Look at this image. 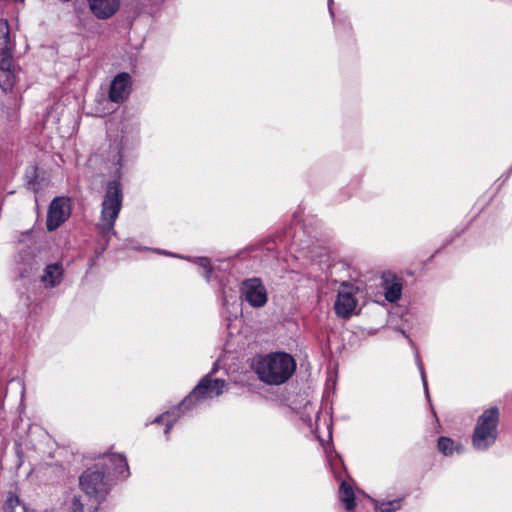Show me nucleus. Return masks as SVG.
<instances>
[{"label": "nucleus", "mask_w": 512, "mask_h": 512, "mask_svg": "<svg viewBox=\"0 0 512 512\" xmlns=\"http://www.w3.org/2000/svg\"><path fill=\"white\" fill-rule=\"evenodd\" d=\"M3 408V402H0V409Z\"/></svg>", "instance_id": "4c0bfd02"}, {"label": "nucleus", "mask_w": 512, "mask_h": 512, "mask_svg": "<svg viewBox=\"0 0 512 512\" xmlns=\"http://www.w3.org/2000/svg\"><path fill=\"white\" fill-rule=\"evenodd\" d=\"M163 255L175 257V258H179V259H183V260H186V258L188 257L186 255H181V254H177V253L170 252V251L163 252Z\"/></svg>", "instance_id": "f704fd0d"}, {"label": "nucleus", "mask_w": 512, "mask_h": 512, "mask_svg": "<svg viewBox=\"0 0 512 512\" xmlns=\"http://www.w3.org/2000/svg\"><path fill=\"white\" fill-rule=\"evenodd\" d=\"M18 261L24 267L20 270V276L26 277L34 270H38L40 262L37 259L35 249L32 247H26L22 249L18 255Z\"/></svg>", "instance_id": "2eb2a0df"}, {"label": "nucleus", "mask_w": 512, "mask_h": 512, "mask_svg": "<svg viewBox=\"0 0 512 512\" xmlns=\"http://www.w3.org/2000/svg\"><path fill=\"white\" fill-rule=\"evenodd\" d=\"M186 261H189L201 268H203L202 276L207 282H210L211 276L214 271V267L211 264V261L208 257L205 256H193V257H187Z\"/></svg>", "instance_id": "5701e85b"}, {"label": "nucleus", "mask_w": 512, "mask_h": 512, "mask_svg": "<svg viewBox=\"0 0 512 512\" xmlns=\"http://www.w3.org/2000/svg\"><path fill=\"white\" fill-rule=\"evenodd\" d=\"M251 368L264 384L279 386L291 379L296 372L297 363L290 353L276 351L255 356Z\"/></svg>", "instance_id": "f257e3e1"}, {"label": "nucleus", "mask_w": 512, "mask_h": 512, "mask_svg": "<svg viewBox=\"0 0 512 512\" xmlns=\"http://www.w3.org/2000/svg\"><path fill=\"white\" fill-rule=\"evenodd\" d=\"M331 3H332V0H329L328 1L329 13H330L331 17L334 18V13L331 8Z\"/></svg>", "instance_id": "e433bc0d"}, {"label": "nucleus", "mask_w": 512, "mask_h": 512, "mask_svg": "<svg viewBox=\"0 0 512 512\" xmlns=\"http://www.w3.org/2000/svg\"><path fill=\"white\" fill-rule=\"evenodd\" d=\"M403 498L394 500H377L375 506L380 512H396L402 507Z\"/></svg>", "instance_id": "393cba45"}, {"label": "nucleus", "mask_w": 512, "mask_h": 512, "mask_svg": "<svg viewBox=\"0 0 512 512\" xmlns=\"http://www.w3.org/2000/svg\"><path fill=\"white\" fill-rule=\"evenodd\" d=\"M131 91V76L127 72L118 73L111 81L109 86L108 97L111 102H124Z\"/></svg>", "instance_id": "9b49d317"}, {"label": "nucleus", "mask_w": 512, "mask_h": 512, "mask_svg": "<svg viewBox=\"0 0 512 512\" xmlns=\"http://www.w3.org/2000/svg\"><path fill=\"white\" fill-rule=\"evenodd\" d=\"M437 449L445 457L462 455L465 452V446L460 441H455L447 436H440L438 438Z\"/></svg>", "instance_id": "f3484780"}, {"label": "nucleus", "mask_w": 512, "mask_h": 512, "mask_svg": "<svg viewBox=\"0 0 512 512\" xmlns=\"http://www.w3.org/2000/svg\"><path fill=\"white\" fill-rule=\"evenodd\" d=\"M4 512H36L34 509H31L27 506V504L22 501L18 495L9 493L7 499L3 504Z\"/></svg>", "instance_id": "aec40b11"}, {"label": "nucleus", "mask_w": 512, "mask_h": 512, "mask_svg": "<svg viewBox=\"0 0 512 512\" xmlns=\"http://www.w3.org/2000/svg\"><path fill=\"white\" fill-rule=\"evenodd\" d=\"M353 195V188L351 186L343 187L339 190L338 194L336 195L335 201L337 203H341L344 201H347L350 199Z\"/></svg>", "instance_id": "c85d7f7f"}, {"label": "nucleus", "mask_w": 512, "mask_h": 512, "mask_svg": "<svg viewBox=\"0 0 512 512\" xmlns=\"http://www.w3.org/2000/svg\"><path fill=\"white\" fill-rule=\"evenodd\" d=\"M180 417H176V415H174L171 419H167L166 422H165V429H164V434L166 436V438L168 439L169 437V434L175 424V422L179 419Z\"/></svg>", "instance_id": "c756f323"}, {"label": "nucleus", "mask_w": 512, "mask_h": 512, "mask_svg": "<svg viewBox=\"0 0 512 512\" xmlns=\"http://www.w3.org/2000/svg\"><path fill=\"white\" fill-rule=\"evenodd\" d=\"M454 240H455V238H454L453 236H451V235H449L448 237H446V238L443 240V242H442L441 246L439 247V249H437V250H436V251L431 255V257H430V259H429V260H432V259H433V258H434V257H435L439 252H440V250H442V249L446 248V247H447L448 245H450Z\"/></svg>", "instance_id": "7c9ffc66"}, {"label": "nucleus", "mask_w": 512, "mask_h": 512, "mask_svg": "<svg viewBox=\"0 0 512 512\" xmlns=\"http://www.w3.org/2000/svg\"><path fill=\"white\" fill-rule=\"evenodd\" d=\"M357 304L358 300L352 292L339 291L334 302L335 314L341 319H350Z\"/></svg>", "instance_id": "ddd939ff"}, {"label": "nucleus", "mask_w": 512, "mask_h": 512, "mask_svg": "<svg viewBox=\"0 0 512 512\" xmlns=\"http://www.w3.org/2000/svg\"><path fill=\"white\" fill-rule=\"evenodd\" d=\"M240 299L253 309L265 307L269 300L267 288L262 278L253 276L239 283Z\"/></svg>", "instance_id": "6e6552de"}, {"label": "nucleus", "mask_w": 512, "mask_h": 512, "mask_svg": "<svg viewBox=\"0 0 512 512\" xmlns=\"http://www.w3.org/2000/svg\"><path fill=\"white\" fill-rule=\"evenodd\" d=\"M330 461H331V465H332V469H333L335 477L340 479L339 499H340L341 503L343 504L344 508L347 511H351L357 505L356 496H355L352 486L345 479H342L341 473L346 472V468L344 466L343 460L340 457V455L336 454L337 463H333V460H330Z\"/></svg>", "instance_id": "9d476101"}, {"label": "nucleus", "mask_w": 512, "mask_h": 512, "mask_svg": "<svg viewBox=\"0 0 512 512\" xmlns=\"http://www.w3.org/2000/svg\"><path fill=\"white\" fill-rule=\"evenodd\" d=\"M401 333H402V335H404L408 339L409 343L413 346V341L411 340L409 335H407L404 330H401Z\"/></svg>", "instance_id": "c9c22d12"}, {"label": "nucleus", "mask_w": 512, "mask_h": 512, "mask_svg": "<svg viewBox=\"0 0 512 512\" xmlns=\"http://www.w3.org/2000/svg\"><path fill=\"white\" fill-rule=\"evenodd\" d=\"M402 282L396 276L383 280L384 297L389 303H396L402 296Z\"/></svg>", "instance_id": "6ab92c4d"}, {"label": "nucleus", "mask_w": 512, "mask_h": 512, "mask_svg": "<svg viewBox=\"0 0 512 512\" xmlns=\"http://www.w3.org/2000/svg\"><path fill=\"white\" fill-rule=\"evenodd\" d=\"M164 0H129L127 8L129 18L135 19L137 16L147 13L150 14L154 10V6L163 2Z\"/></svg>", "instance_id": "a211bd4d"}, {"label": "nucleus", "mask_w": 512, "mask_h": 512, "mask_svg": "<svg viewBox=\"0 0 512 512\" xmlns=\"http://www.w3.org/2000/svg\"><path fill=\"white\" fill-rule=\"evenodd\" d=\"M15 83L10 29L7 21H0V88L7 93L13 89Z\"/></svg>", "instance_id": "423d86ee"}, {"label": "nucleus", "mask_w": 512, "mask_h": 512, "mask_svg": "<svg viewBox=\"0 0 512 512\" xmlns=\"http://www.w3.org/2000/svg\"><path fill=\"white\" fill-rule=\"evenodd\" d=\"M174 415L176 417L189 416L188 411L184 409H180V402L174 406L172 409L163 412L162 414L155 417L150 423L151 424H161L166 422L167 419H171Z\"/></svg>", "instance_id": "b1692460"}, {"label": "nucleus", "mask_w": 512, "mask_h": 512, "mask_svg": "<svg viewBox=\"0 0 512 512\" xmlns=\"http://www.w3.org/2000/svg\"><path fill=\"white\" fill-rule=\"evenodd\" d=\"M21 2H24V0H20Z\"/></svg>", "instance_id": "58836bf2"}, {"label": "nucleus", "mask_w": 512, "mask_h": 512, "mask_svg": "<svg viewBox=\"0 0 512 512\" xmlns=\"http://www.w3.org/2000/svg\"><path fill=\"white\" fill-rule=\"evenodd\" d=\"M101 465L104 466V469L109 476L112 473L115 478L122 480H125L130 476L128 461L126 456L123 454H111Z\"/></svg>", "instance_id": "f8f14e48"}, {"label": "nucleus", "mask_w": 512, "mask_h": 512, "mask_svg": "<svg viewBox=\"0 0 512 512\" xmlns=\"http://www.w3.org/2000/svg\"><path fill=\"white\" fill-rule=\"evenodd\" d=\"M415 361H416V365H417L420 375H421V380H422L423 389L425 392L426 399L430 402L431 398H430L427 379H426L425 372H424V367H423L422 361L419 357V354L417 352L415 353Z\"/></svg>", "instance_id": "bb28decb"}, {"label": "nucleus", "mask_w": 512, "mask_h": 512, "mask_svg": "<svg viewBox=\"0 0 512 512\" xmlns=\"http://www.w3.org/2000/svg\"><path fill=\"white\" fill-rule=\"evenodd\" d=\"M71 215L70 198L65 196H57L50 202L46 228L49 232L58 229Z\"/></svg>", "instance_id": "1a4fd4ad"}, {"label": "nucleus", "mask_w": 512, "mask_h": 512, "mask_svg": "<svg viewBox=\"0 0 512 512\" xmlns=\"http://www.w3.org/2000/svg\"><path fill=\"white\" fill-rule=\"evenodd\" d=\"M500 410L497 406L485 409L477 418L471 444L476 451L485 452L495 445L499 436Z\"/></svg>", "instance_id": "20e7f679"}, {"label": "nucleus", "mask_w": 512, "mask_h": 512, "mask_svg": "<svg viewBox=\"0 0 512 512\" xmlns=\"http://www.w3.org/2000/svg\"><path fill=\"white\" fill-rule=\"evenodd\" d=\"M61 512H84V504L81 495H73L61 509Z\"/></svg>", "instance_id": "a878e982"}, {"label": "nucleus", "mask_w": 512, "mask_h": 512, "mask_svg": "<svg viewBox=\"0 0 512 512\" xmlns=\"http://www.w3.org/2000/svg\"><path fill=\"white\" fill-rule=\"evenodd\" d=\"M215 372L216 368H213L209 373L203 376L196 386L180 402V409L188 411L189 416H193L197 413L208 401L223 394L226 381L220 378H213Z\"/></svg>", "instance_id": "f03ea898"}, {"label": "nucleus", "mask_w": 512, "mask_h": 512, "mask_svg": "<svg viewBox=\"0 0 512 512\" xmlns=\"http://www.w3.org/2000/svg\"><path fill=\"white\" fill-rule=\"evenodd\" d=\"M91 13L99 20H106L117 13L120 0H87Z\"/></svg>", "instance_id": "4468645a"}, {"label": "nucleus", "mask_w": 512, "mask_h": 512, "mask_svg": "<svg viewBox=\"0 0 512 512\" xmlns=\"http://www.w3.org/2000/svg\"><path fill=\"white\" fill-rule=\"evenodd\" d=\"M512 174V165L510 166V168L507 170V172L503 173L499 178L498 180L496 181V183H499V188L510 178Z\"/></svg>", "instance_id": "2f4dec72"}, {"label": "nucleus", "mask_w": 512, "mask_h": 512, "mask_svg": "<svg viewBox=\"0 0 512 512\" xmlns=\"http://www.w3.org/2000/svg\"><path fill=\"white\" fill-rule=\"evenodd\" d=\"M112 480L100 463L87 468L79 477L81 490L96 502L94 511L105 501L112 489Z\"/></svg>", "instance_id": "39448f33"}, {"label": "nucleus", "mask_w": 512, "mask_h": 512, "mask_svg": "<svg viewBox=\"0 0 512 512\" xmlns=\"http://www.w3.org/2000/svg\"><path fill=\"white\" fill-rule=\"evenodd\" d=\"M468 228V225H466L465 227H462V228H458L456 227L452 233H451V236H453L455 239L460 237L464 232L465 230Z\"/></svg>", "instance_id": "72a5a7b5"}, {"label": "nucleus", "mask_w": 512, "mask_h": 512, "mask_svg": "<svg viewBox=\"0 0 512 512\" xmlns=\"http://www.w3.org/2000/svg\"><path fill=\"white\" fill-rule=\"evenodd\" d=\"M334 26L338 33L347 34L348 36L351 34L352 26L350 22L346 20H334Z\"/></svg>", "instance_id": "cd10ccee"}, {"label": "nucleus", "mask_w": 512, "mask_h": 512, "mask_svg": "<svg viewBox=\"0 0 512 512\" xmlns=\"http://www.w3.org/2000/svg\"><path fill=\"white\" fill-rule=\"evenodd\" d=\"M63 273V267L58 262L48 264L44 268L41 282L45 288H55L62 282Z\"/></svg>", "instance_id": "dca6fc26"}, {"label": "nucleus", "mask_w": 512, "mask_h": 512, "mask_svg": "<svg viewBox=\"0 0 512 512\" xmlns=\"http://www.w3.org/2000/svg\"><path fill=\"white\" fill-rule=\"evenodd\" d=\"M100 221L101 222L97 225V228L99 230L102 240L105 242L101 251L102 253L107 249L111 236H116L117 233L114 229L115 222L112 223L111 219L100 218Z\"/></svg>", "instance_id": "412c9836"}, {"label": "nucleus", "mask_w": 512, "mask_h": 512, "mask_svg": "<svg viewBox=\"0 0 512 512\" xmlns=\"http://www.w3.org/2000/svg\"><path fill=\"white\" fill-rule=\"evenodd\" d=\"M123 170L116 167L114 178L106 184L101 204V219H111L112 223L118 219L123 206L124 194L121 183Z\"/></svg>", "instance_id": "0eeeda50"}, {"label": "nucleus", "mask_w": 512, "mask_h": 512, "mask_svg": "<svg viewBox=\"0 0 512 512\" xmlns=\"http://www.w3.org/2000/svg\"><path fill=\"white\" fill-rule=\"evenodd\" d=\"M39 168L36 165L28 166L25 170L24 178L27 189L37 193L41 189L39 180Z\"/></svg>", "instance_id": "4be33fe9"}, {"label": "nucleus", "mask_w": 512, "mask_h": 512, "mask_svg": "<svg viewBox=\"0 0 512 512\" xmlns=\"http://www.w3.org/2000/svg\"><path fill=\"white\" fill-rule=\"evenodd\" d=\"M140 126V120L134 116H126L121 122L117 154L112 159L113 164L119 169H126L137 157V149L141 142Z\"/></svg>", "instance_id": "7ed1b4c3"}, {"label": "nucleus", "mask_w": 512, "mask_h": 512, "mask_svg": "<svg viewBox=\"0 0 512 512\" xmlns=\"http://www.w3.org/2000/svg\"><path fill=\"white\" fill-rule=\"evenodd\" d=\"M135 250H137V251H145V250H149V251H152V252H154V253L161 254V255H163V252H166V251H167V250L160 249V248H149V247H146V246H138V247H135Z\"/></svg>", "instance_id": "473e14b6"}]
</instances>
